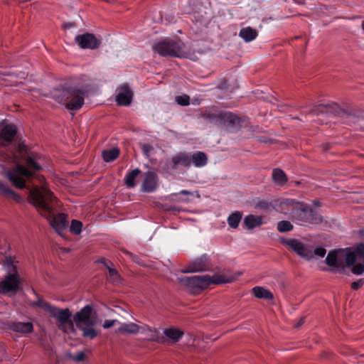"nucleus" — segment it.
Masks as SVG:
<instances>
[{
	"instance_id": "obj_14",
	"label": "nucleus",
	"mask_w": 364,
	"mask_h": 364,
	"mask_svg": "<svg viewBox=\"0 0 364 364\" xmlns=\"http://www.w3.org/2000/svg\"><path fill=\"white\" fill-rule=\"evenodd\" d=\"M299 201L291 198H283L274 201V208L281 213L290 215L293 219V213L296 212Z\"/></svg>"
},
{
	"instance_id": "obj_13",
	"label": "nucleus",
	"mask_w": 364,
	"mask_h": 364,
	"mask_svg": "<svg viewBox=\"0 0 364 364\" xmlns=\"http://www.w3.org/2000/svg\"><path fill=\"white\" fill-rule=\"evenodd\" d=\"M189 167L191 166V158L189 153L179 152L171 156V158L166 161V166L168 171L176 170L179 166Z\"/></svg>"
},
{
	"instance_id": "obj_47",
	"label": "nucleus",
	"mask_w": 364,
	"mask_h": 364,
	"mask_svg": "<svg viewBox=\"0 0 364 364\" xmlns=\"http://www.w3.org/2000/svg\"><path fill=\"white\" fill-rule=\"evenodd\" d=\"M304 322V318H301L298 323L295 326L296 328L301 326Z\"/></svg>"
},
{
	"instance_id": "obj_16",
	"label": "nucleus",
	"mask_w": 364,
	"mask_h": 364,
	"mask_svg": "<svg viewBox=\"0 0 364 364\" xmlns=\"http://www.w3.org/2000/svg\"><path fill=\"white\" fill-rule=\"evenodd\" d=\"M133 92L127 85H124L118 89L116 102L118 105L128 106L131 104Z\"/></svg>"
},
{
	"instance_id": "obj_44",
	"label": "nucleus",
	"mask_w": 364,
	"mask_h": 364,
	"mask_svg": "<svg viewBox=\"0 0 364 364\" xmlns=\"http://www.w3.org/2000/svg\"><path fill=\"white\" fill-rule=\"evenodd\" d=\"M336 108H338V106H337V105L334 104L333 105H326V106H321L318 108V110H319V112H324V110H326V111H328L329 109L335 110Z\"/></svg>"
},
{
	"instance_id": "obj_22",
	"label": "nucleus",
	"mask_w": 364,
	"mask_h": 364,
	"mask_svg": "<svg viewBox=\"0 0 364 364\" xmlns=\"http://www.w3.org/2000/svg\"><path fill=\"white\" fill-rule=\"evenodd\" d=\"M140 326L134 323H123L118 328V332L123 335H135L139 333Z\"/></svg>"
},
{
	"instance_id": "obj_4",
	"label": "nucleus",
	"mask_w": 364,
	"mask_h": 364,
	"mask_svg": "<svg viewBox=\"0 0 364 364\" xmlns=\"http://www.w3.org/2000/svg\"><path fill=\"white\" fill-rule=\"evenodd\" d=\"M179 282L191 291L196 292L206 289L212 284H220L232 282L234 280L232 277H228L223 274H214L210 277L208 274L193 277H183L178 279Z\"/></svg>"
},
{
	"instance_id": "obj_27",
	"label": "nucleus",
	"mask_w": 364,
	"mask_h": 364,
	"mask_svg": "<svg viewBox=\"0 0 364 364\" xmlns=\"http://www.w3.org/2000/svg\"><path fill=\"white\" fill-rule=\"evenodd\" d=\"M201 117L208 122L214 125L221 126V112H206L201 114Z\"/></svg>"
},
{
	"instance_id": "obj_41",
	"label": "nucleus",
	"mask_w": 364,
	"mask_h": 364,
	"mask_svg": "<svg viewBox=\"0 0 364 364\" xmlns=\"http://www.w3.org/2000/svg\"><path fill=\"white\" fill-rule=\"evenodd\" d=\"M364 284V280L363 279H358L355 282H353L351 284V288L353 290H358Z\"/></svg>"
},
{
	"instance_id": "obj_9",
	"label": "nucleus",
	"mask_w": 364,
	"mask_h": 364,
	"mask_svg": "<svg viewBox=\"0 0 364 364\" xmlns=\"http://www.w3.org/2000/svg\"><path fill=\"white\" fill-rule=\"evenodd\" d=\"M296 212L293 213V220L300 225H318L323 222V217L309 205L299 202Z\"/></svg>"
},
{
	"instance_id": "obj_49",
	"label": "nucleus",
	"mask_w": 364,
	"mask_h": 364,
	"mask_svg": "<svg viewBox=\"0 0 364 364\" xmlns=\"http://www.w3.org/2000/svg\"><path fill=\"white\" fill-rule=\"evenodd\" d=\"M362 28L364 30V21L362 22Z\"/></svg>"
},
{
	"instance_id": "obj_8",
	"label": "nucleus",
	"mask_w": 364,
	"mask_h": 364,
	"mask_svg": "<svg viewBox=\"0 0 364 364\" xmlns=\"http://www.w3.org/2000/svg\"><path fill=\"white\" fill-rule=\"evenodd\" d=\"M14 262L11 257H6L4 264L9 269V273L4 279L0 281V294H6L9 292H16L18 289L20 276Z\"/></svg>"
},
{
	"instance_id": "obj_46",
	"label": "nucleus",
	"mask_w": 364,
	"mask_h": 364,
	"mask_svg": "<svg viewBox=\"0 0 364 364\" xmlns=\"http://www.w3.org/2000/svg\"><path fill=\"white\" fill-rule=\"evenodd\" d=\"M142 151L146 156H148L149 151L152 149V146L149 144H144L142 145Z\"/></svg>"
},
{
	"instance_id": "obj_33",
	"label": "nucleus",
	"mask_w": 364,
	"mask_h": 364,
	"mask_svg": "<svg viewBox=\"0 0 364 364\" xmlns=\"http://www.w3.org/2000/svg\"><path fill=\"white\" fill-rule=\"evenodd\" d=\"M242 216V213L239 211H235L230 214L228 218L229 226L234 229L237 228L241 221Z\"/></svg>"
},
{
	"instance_id": "obj_24",
	"label": "nucleus",
	"mask_w": 364,
	"mask_h": 364,
	"mask_svg": "<svg viewBox=\"0 0 364 364\" xmlns=\"http://www.w3.org/2000/svg\"><path fill=\"white\" fill-rule=\"evenodd\" d=\"M191 164L193 163L196 167H203L208 163L206 154L202 151H196L193 154H189Z\"/></svg>"
},
{
	"instance_id": "obj_39",
	"label": "nucleus",
	"mask_w": 364,
	"mask_h": 364,
	"mask_svg": "<svg viewBox=\"0 0 364 364\" xmlns=\"http://www.w3.org/2000/svg\"><path fill=\"white\" fill-rule=\"evenodd\" d=\"M176 102L181 106H187L190 103L189 96L184 95L176 97Z\"/></svg>"
},
{
	"instance_id": "obj_15",
	"label": "nucleus",
	"mask_w": 364,
	"mask_h": 364,
	"mask_svg": "<svg viewBox=\"0 0 364 364\" xmlns=\"http://www.w3.org/2000/svg\"><path fill=\"white\" fill-rule=\"evenodd\" d=\"M139 333L145 336V340L164 343L166 338L160 334L157 328H151L146 324L140 326Z\"/></svg>"
},
{
	"instance_id": "obj_12",
	"label": "nucleus",
	"mask_w": 364,
	"mask_h": 364,
	"mask_svg": "<svg viewBox=\"0 0 364 364\" xmlns=\"http://www.w3.org/2000/svg\"><path fill=\"white\" fill-rule=\"evenodd\" d=\"M212 269V265L209 257L204 254L191 262L184 272H205Z\"/></svg>"
},
{
	"instance_id": "obj_29",
	"label": "nucleus",
	"mask_w": 364,
	"mask_h": 364,
	"mask_svg": "<svg viewBox=\"0 0 364 364\" xmlns=\"http://www.w3.org/2000/svg\"><path fill=\"white\" fill-rule=\"evenodd\" d=\"M252 293L254 296L258 299H264L267 300H272L274 299L273 294L262 287H255L252 289Z\"/></svg>"
},
{
	"instance_id": "obj_48",
	"label": "nucleus",
	"mask_w": 364,
	"mask_h": 364,
	"mask_svg": "<svg viewBox=\"0 0 364 364\" xmlns=\"http://www.w3.org/2000/svg\"><path fill=\"white\" fill-rule=\"evenodd\" d=\"M190 193L189 191H186V190H182L180 191V194H182V195H188Z\"/></svg>"
},
{
	"instance_id": "obj_2",
	"label": "nucleus",
	"mask_w": 364,
	"mask_h": 364,
	"mask_svg": "<svg viewBox=\"0 0 364 364\" xmlns=\"http://www.w3.org/2000/svg\"><path fill=\"white\" fill-rule=\"evenodd\" d=\"M85 94L86 90L82 86L74 80H69L54 88L51 97L69 110H79L84 104Z\"/></svg>"
},
{
	"instance_id": "obj_32",
	"label": "nucleus",
	"mask_w": 364,
	"mask_h": 364,
	"mask_svg": "<svg viewBox=\"0 0 364 364\" xmlns=\"http://www.w3.org/2000/svg\"><path fill=\"white\" fill-rule=\"evenodd\" d=\"M102 155L105 161L112 162L118 158L119 155V149L118 148L106 149L102 151Z\"/></svg>"
},
{
	"instance_id": "obj_37",
	"label": "nucleus",
	"mask_w": 364,
	"mask_h": 364,
	"mask_svg": "<svg viewBox=\"0 0 364 364\" xmlns=\"http://www.w3.org/2000/svg\"><path fill=\"white\" fill-rule=\"evenodd\" d=\"M82 224L80 221L73 220L70 227V230L75 235H79L82 231Z\"/></svg>"
},
{
	"instance_id": "obj_36",
	"label": "nucleus",
	"mask_w": 364,
	"mask_h": 364,
	"mask_svg": "<svg viewBox=\"0 0 364 364\" xmlns=\"http://www.w3.org/2000/svg\"><path fill=\"white\" fill-rule=\"evenodd\" d=\"M293 225L287 220H282L277 223V230L280 232H286L293 230Z\"/></svg>"
},
{
	"instance_id": "obj_45",
	"label": "nucleus",
	"mask_w": 364,
	"mask_h": 364,
	"mask_svg": "<svg viewBox=\"0 0 364 364\" xmlns=\"http://www.w3.org/2000/svg\"><path fill=\"white\" fill-rule=\"evenodd\" d=\"M117 322V320H105L102 326L104 328H109L114 325V323Z\"/></svg>"
},
{
	"instance_id": "obj_43",
	"label": "nucleus",
	"mask_w": 364,
	"mask_h": 364,
	"mask_svg": "<svg viewBox=\"0 0 364 364\" xmlns=\"http://www.w3.org/2000/svg\"><path fill=\"white\" fill-rule=\"evenodd\" d=\"M85 357V353L82 351H80L76 355L73 356V360L76 362H80L84 360Z\"/></svg>"
},
{
	"instance_id": "obj_38",
	"label": "nucleus",
	"mask_w": 364,
	"mask_h": 364,
	"mask_svg": "<svg viewBox=\"0 0 364 364\" xmlns=\"http://www.w3.org/2000/svg\"><path fill=\"white\" fill-rule=\"evenodd\" d=\"M34 305L36 306H39L42 309H43L45 311H48L50 314L52 311V309H53V306H51L49 303L46 302V301L43 299H38L35 303Z\"/></svg>"
},
{
	"instance_id": "obj_40",
	"label": "nucleus",
	"mask_w": 364,
	"mask_h": 364,
	"mask_svg": "<svg viewBox=\"0 0 364 364\" xmlns=\"http://www.w3.org/2000/svg\"><path fill=\"white\" fill-rule=\"evenodd\" d=\"M326 253V250L323 247L313 248V256L315 255L320 257H323Z\"/></svg>"
},
{
	"instance_id": "obj_23",
	"label": "nucleus",
	"mask_w": 364,
	"mask_h": 364,
	"mask_svg": "<svg viewBox=\"0 0 364 364\" xmlns=\"http://www.w3.org/2000/svg\"><path fill=\"white\" fill-rule=\"evenodd\" d=\"M16 132V127L14 124H6L1 130L0 138L7 141H11Z\"/></svg>"
},
{
	"instance_id": "obj_18",
	"label": "nucleus",
	"mask_w": 364,
	"mask_h": 364,
	"mask_svg": "<svg viewBox=\"0 0 364 364\" xmlns=\"http://www.w3.org/2000/svg\"><path fill=\"white\" fill-rule=\"evenodd\" d=\"M158 186V176L152 171L145 173L144 179L141 184V191L146 193L154 192Z\"/></svg>"
},
{
	"instance_id": "obj_26",
	"label": "nucleus",
	"mask_w": 364,
	"mask_h": 364,
	"mask_svg": "<svg viewBox=\"0 0 364 364\" xmlns=\"http://www.w3.org/2000/svg\"><path fill=\"white\" fill-rule=\"evenodd\" d=\"M243 223L247 229L252 230L263 224L262 217L254 215H248L244 218Z\"/></svg>"
},
{
	"instance_id": "obj_35",
	"label": "nucleus",
	"mask_w": 364,
	"mask_h": 364,
	"mask_svg": "<svg viewBox=\"0 0 364 364\" xmlns=\"http://www.w3.org/2000/svg\"><path fill=\"white\" fill-rule=\"evenodd\" d=\"M105 265L108 269L109 272L107 275V279L113 284H119L120 282L121 279L118 272L114 268H112L107 264Z\"/></svg>"
},
{
	"instance_id": "obj_31",
	"label": "nucleus",
	"mask_w": 364,
	"mask_h": 364,
	"mask_svg": "<svg viewBox=\"0 0 364 364\" xmlns=\"http://www.w3.org/2000/svg\"><path fill=\"white\" fill-rule=\"evenodd\" d=\"M140 173L141 171L139 168H135L127 173L124 178V183L127 188H134L136 186V183L135 179Z\"/></svg>"
},
{
	"instance_id": "obj_3",
	"label": "nucleus",
	"mask_w": 364,
	"mask_h": 364,
	"mask_svg": "<svg viewBox=\"0 0 364 364\" xmlns=\"http://www.w3.org/2000/svg\"><path fill=\"white\" fill-rule=\"evenodd\" d=\"M38 158L37 154L31 153L25 161L28 168L21 164H17L14 170L7 173L8 178L16 188H23L26 185L23 176L30 178L33 176V171L41 168L37 163Z\"/></svg>"
},
{
	"instance_id": "obj_34",
	"label": "nucleus",
	"mask_w": 364,
	"mask_h": 364,
	"mask_svg": "<svg viewBox=\"0 0 364 364\" xmlns=\"http://www.w3.org/2000/svg\"><path fill=\"white\" fill-rule=\"evenodd\" d=\"M0 193L6 196L10 197L16 200V201H20L21 200V197L17 195L15 192L11 190L8 186H6L4 183L0 181Z\"/></svg>"
},
{
	"instance_id": "obj_10",
	"label": "nucleus",
	"mask_w": 364,
	"mask_h": 364,
	"mask_svg": "<svg viewBox=\"0 0 364 364\" xmlns=\"http://www.w3.org/2000/svg\"><path fill=\"white\" fill-rule=\"evenodd\" d=\"M284 243L301 257L306 260L313 259L312 245L304 244L297 239H287Z\"/></svg>"
},
{
	"instance_id": "obj_17",
	"label": "nucleus",
	"mask_w": 364,
	"mask_h": 364,
	"mask_svg": "<svg viewBox=\"0 0 364 364\" xmlns=\"http://www.w3.org/2000/svg\"><path fill=\"white\" fill-rule=\"evenodd\" d=\"M50 314L51 316L58 319L60 323L59 327L63 324L68 323L73 328V320H71V313L68 309H60L54 306Z\"/></svg>"
},
{
	"instance_id": "obj_19",
	"label": "nucleus",
	"mask_w": 364,
	"mask_h": 364,
	"mask_svg": "<svg viewBox=\"0 0 364 364\" xmlns=\"http://www.w3.org/2000/svg\"><path fill=\"white\" fill-rule=\"evenodd\" d=\"M356 262L351 272L356 275H361L364 272V242L360 243L355 247Z\"/></svg>"
},
{
	"instance_id": "obj_6",
	"label": "nucleus",
	"mask_w": 364,
	"mask_h": 364,
	"mask_svg": "<svg viewBox=\"0 0 364 364\" xmlns=\"http://www.w3.org/2000/svg\"><path fill=\"white\" fill-rule=\"evenodd\" d=\"M92 307L90 305L85 306L80 311L73 316V323L82 331V336L90 339L95 338L98 333L95 329V321L92 318Z\"/></svg>"
},
{
	"instance_id": "obj_11",
	"label": "nucleus",
	"mask_w": 364,
	"mask_h": 364,
	"mask_svg": "<svg viewBox=\"0 0 364 364\" xmlns=\"http://www.w3.org/2000/svg\"><path fill=\"white\" fill-rule=\"evenodd\" d=\"M75 42L82 49L95 50L101 45V40L90 33L77 35L75 37Z\"/></svg>"
},
{
	"instance_id": "obj_5",
	"label": "nucleus",
	"mask_w": 364,
	"mask_h": 364,
	"mask_svg": "<svg viewBox=\"0 0 364 364\" xmlns=\"http://www.w3.org/2000/svg\"><path fill=\"white\" fill-rule=\"evenodd\" d=\"M325 262L329 267H333L332 272H343L345 267H349L356 262L355 249L349 251L347 249H338L330 251Z\"/></svg>"
},
{
	"instance_id": "obj_25",
	"label": "nucleus",
	"mask_w": 364,
	"mask_h": 364,
	"mask_svg": "<svg viewBox=\"0 0 364 364\" xmlns=\"http://www.w3.org/2000/svg\"><path fill=\"white\" fill-rule=\"evenodd\" d=\"M257 35L258 33L257 30L250 26L242 28L239 33V36L246 43L251 42L255 40Z\"/></svg>"
},
{
	"instance_id": "obj_28",
	"label": "nucleus",
	"mask_w": 364,
	"mask_h": 364,
	"mask_svg": "<svg viewBox=\"0 0 364 364\" xmlns=\"http://www.w3.org/2000/svg\"><path fill=\"white\" fill-rule=\"evenodd\" d=\"M164 334L168 339L171 340L172 342L176 343L183 336V331L180 329L171 327V328H165L164 330Z\"/></svg>"
},
{
	"instance_id": "obj_20",
	"label": "nucleus",
	"mask_w": 364,
	"mask_h": 364,
	"mask_svg": "<svg viewBox=\"0 0 364 364\" xmlns=\"http://www.w3.org/2000/svg\"><path fill=\"white\" fill-rule=\"evenodd\" d=\"M241 119L230 112L221 111L220 127H238L241 124Z\"/></svg>"
},
{
	"instance_id": "obj_7",
	"label": "nucleus",
	"mask_w": 364,
	"mask_h": 364,
	"mask_svg": "<svg viewBox=\"0 0 364 364\" xmlns=\"http://www.w3.org/2000/svg\"><path fill=\"white\" fill-rule=\"evenodd\" d=\"M183 46L181 40L166 38L154 43L153 51L162 57L179 58L183 53Z\"/></svg>"
},
{
	"instance_id": "obj_42",
	"label": "nucleus",
	"mask_w": 364,
	"mask_h": 364,
	"mask_svg": "<svg viewBox=\"0 0 364 364\" xmlns=\"http://www.w3.org/2000/svg\"><path fill=\"white\" fill-rule=\"evenodd\" d=\"M257 207L266 210L269 208L270 204L265 200H259L257 203Z\"/></svg>"
},
{
	"instance_id": "obj_30",
	"label": "nucleus",
	"mask_w": 364,
	"mask_h": 364,
	"mask_svg": "<svg viewBox=\"0 0 364 364\" xmlns=\"http://www.w3.org/2000/svg\"><path fill=\"white\" fill-rule=\"evenodd\" d=\"M272 180L279 186H284L287 182L286 173L280 168H274L272 174Z\"/></svg>"
},
{
	"instance_id": "obj_21",
	"label": "nucleus",
	"mask_w": 364,
	"mask_h": 364,
	"mask_svg": "<svg viewBox=\"0 0 364 364\" xmlns=\"http://www.w3.org/2000/svg\"><path fill=\"white\" fill-rule=\"evenodd\" d=\"M9 328L17 333H28L33 331V326L31 322H12Z\"/></svg>"
},
{
	"instance_id": "obj_1",
	"label": "nucleus",
	"mask_w": 364,
	"mask_h": 364,
	"mask_svg": "<svg viewBox=\"0 0 364 364\" xmlns=\"http://www.w3.org/2000/svg\"><path fill=\"white\" fill-rule=\"evenodd\" d=\"M29 201L39 213L47 218L50 225L58 233L65 229L68 225L66 215L63 213L55 215L59 206L58 200L53 193L45 187L34 188L30 191Z\"/></svg>"
}]
</instances>
